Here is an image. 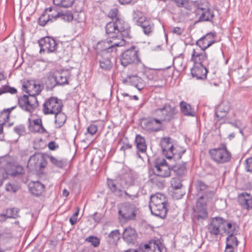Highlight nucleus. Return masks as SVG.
Instances as JSON below:
<instances>
[{
	"label": "nucleus",
	"mask_w": 252,
	"mask_h": 252,
	"mask_svg": "<svg viewBox=\"0 0 252 252\" xmlns=\"http://www.w3.org/2000/svg\"><path fill=\"white\" fill-rule=\"evenodd\" d=\"M166 202V198L162 194L157 193L152 195L149 205L151 213L160 218H165L167 212Z\"/></svg>",
	"instance_id": "obj_1"
},
{
	"label": "nucleus",
	"mask_w": 252,
	"mask_h": 252,
	"mask_svg": "<svg viewBox=\"0 0 252 252\" xmlns=\"http://www.w3.org/2000/svg\"><path fill=\"white\" fill-rule=\"evenodd\" d=\"M193 4L190 6L189 10H194L196 16H198V20L195 23L203 21H211L214 16V12L209 8V3L207 1L198 2L196 1H190Z\"/></svg>",
	"instance_id": "obj_2"
},
{
	"label": "nucleus",
	"mask_w": 252,
	"mask_h": 252,
	"mask_svg": "<svg viewBox=\"0 0 252 252\" xmlns=\"http://www.w3.org/2000/svg\"><path fill=\"white\" fill-rule=\"evenodd\" d=\"M209 154L211 159L217 164H223L229 162L231 158V154L224 144L218 148L210 149Z\"/></svg>",
	"instance_id": "obj_3"
},
{
	"label": "nucleus",
	"mask_w": 252,
	"mask_h": 252,
	"mask_svg": "<svg viewBox=\"0 0 252 252\" xmlns=\"http://www.w3.org/2000/svg\"><path fill=\"white\" fill-rule=\"evenodd\" d=\"M107 184L111 192L118 197L131 200H134L137 198L136 195L129 194L126 191L124 190L125 187L121 182H120L117 180L108 179Z\"/></svg>",
	"instance_id": "obj_4"
},
{
	"label": "nucleus",
	"mask_w": 252,
	"mask_h": 252,
	"mask_svg": "<svg viewBox=\"0 0 252 252\" xmlns=\"http://www.w3.org/2000/svg\"><path fill=\"white\" fill-rule=\"evenodd\" d=\"M175 114V108L168 103L165 104L161 108L155 109L152 112L153 116L159 120L163 126L164 123L169 122Z\"/></svg>",
	"instance_id": "obj_5"
},
{
	"label": "nucleus",
	"mask_w": 252,
	"mask_h": 252,
	"mask_svg": "<svg viewBox=\"0 0 252 252\" xmlns=\"http://www.w3.org/2000/svg\"><path fill=\"white\" fill-rule=\"evenodd\" d=\"M132 19L137 25L140 26L145 34L149 35L153 31L154 25L143 16V13L138 10H134L132 12Z\"/></svg>",
	"instance_id": "obj_6"
},
{
	"label": "nucleus",
	"mask_w": 252,
	"mask_h": 252,
	"mask_svg": "<svg viewBox=\"0 0 252 252\" xmlns=\"http://www.w3.org/2000/svg\"><path fill=\"white\" fill-rule=\"evenodd\" d=\"M160 146L163 154L169 159H171L172 158L180 159L182 154L185 152V151H183L181 153L176 155L174 152L175 149L172 142V139L170 137L162 138L160 141Z\"/></svg>",
	"instance_id": "obj_7"
},
{
	"label": "nucleus",
	"mask_w": 252,
	"mask_h": 252,
	"mask_svg": "<svg viewBox=\"0 0 252 252\" xmlns=\"http://www.w3.org/2000/svg\"><path fill=\"white\" fill-rule=\"evenodd\" d=\"M141 128L149 133L158 132L163 129V126L156 117H150L143 119L141 122Z\"/></svg>",
	"instance_id": "obj_8"
},
{
	"label": "nucleus",
	"mask_w": 252,
	"mask_h": 252,
	"mask_svg": "<svg viewBox=\"0 0 252 252\" xmlns=\"http://www.w3.org/2000/svg\"><path fill=\"white\" fill-rule=\"evenodd\" d=\"M153 170L156 175L166 178L170 176L171 168H170L165 159L159 158L155 160Z\"/></svg>",
	"instance_id": "obj_9"
},
{
	"label": "nucleus",
	"mask_w": 252,
	"mask_h": 252,
	"mask_svg": "<svg viewBox=\"0 0 252 252\" xmlns=\"http://www.w3.org/2000/svg\"><path fill=\"white\" fill-rule=\"evenodd\" d=\"M62 101L56 97H51L43 104V111L45 114H55L62 111Z\"/></svg>",
	"instance_id": "obj_10"
},
{
	"label": "nucleus",
	"mask_w": 252,
	"mask_h": 252,
	"mask_svg": "<svg viewBox=\"0 0 252 252\" xmlns=\"http://www.w3.org/2000/svg\"><path fill=\"white\" fill-rule=\"evenodd\" d=\"M208 217L206 203L203 196L201 195L196 201V208L192 213L191 217L193 220L196 219L199 220H205Z\"/></svg>",
	"instance_id": "obj_11"
},
{
	"label": "nucleus",
	"mask_w": 252,
	"mask_h": 252,
	"mask_svg": "<svg viewBox=\"0 0 252 252\" xmlns=\"http://www.w3.org/2000/svg\"><path fill=\"white\" fill-rule=\"evenodd\" d=\"M224 219L220 217L211 218L207 226L208 232L213 237H217L221 235L222 232Z\"/></svg>",
	"instance_id": "obj_12"
},
{
	"label": "nucleus",
	"mask_w": 252,
	"mask_h": 252,
	"mask_svg": "<svg viewBox=\"0 0 252 252\" xmlns=\"http://www.w3.org/2000/svg\"><path fill=\"white\" fill-rule=\"evenodd\" d=\"M139 61L138 57V52L135 46H132L126 50L121 56V64L124 66L129 64L137 63Z\"/></svg>",
	"instance_id": "obj_13"
},
{
	"label": "nucleus",
	"mask_w": 252,
	"mask_h": 252,
	"mask_svg": "<svg viewBox=\"0 0 252 252\" xmlns=\"http://www.w3.org/2000/svg\"><path fill=\"white\" fill-rule=\"evenodd\" d=\"M191 61L193 63V64L206 65L210 64L208 61V56L203 50L195 47L193 48L191 53Z\"/></svg>",
	"instance_id": "obj_14"
},
{
	"label": "nucleus",
	"mask_w": 252,
	"mask_h": 252,
	"mask_svg": "<svg viewBox=\"0 0 252 252\" xmlns=\"http://www.w3.org/2000/svg\"><path fill=\"white\" fill-rule=\"evenodd\" d=\"M47 164V161L44 156L40 153H35L32 155L28 162L27 166L32 170L44 168Z\"/></svg>",
	"instance_id": "obj_15"
},
{
	"label": "nucleus",
	"mask_w": 252,
	"mask_h": 252,
	"mask_svg": "<svg viewBox=\"0 0 252 252\" xmlns=\"http://www.w3.org/2000/svg\"><path fill=\"white\" fill-rule=\"evenodd\" d=\"M19 106L23 110L32 112L33 109L37 106V98L35 96H30L24 95L18 99Z\"/></svg>",
	"instance_id": "obj_16"
},
{
	"label": "nucleus",
	"mask_w": 252,
	"mask_h": 252,
	"mask_svg": "<svg viewBox=\"0 0 252 252\" xmlns=\"http://www.w3.org/2000/svg\"><path fill=\"white\" fill-rule=\"evenodd\" d=\"M55 7L46 8L41 16L38 18V23L40 26H44L49 22H52L57 19L59 13H55Z\"/></svg>",
	"instance_id": "obj_17"
},
{
	"label": "nucleus",
	"mask_w": 252,
	"mask_h": 252,
	"mask_svg": "<svg viewBox=\"0 0 252 252\" xmlns=\"http://www.w3.org/2000/svg\"><path fill=\"white\" fill-rule=\"evenodd\" d=\"M119 214L126 220H134L136 216V209L132 204H125L119 210Z\"/></svg>",
	"instance_id": "obj_18"
},
{
	"label": "nucleus",
	"mask_w": 252,
	"mask_h": 252,
	"mask_svg": "<svg viewBox=\"0 0 252 252\" xmlns=\"http://www.w3.org/2000/svg\"><path fill=\"white\" fill-rule=\"evenodd\" d=\"M40 47V52H46L51 53L57 49V43L56 41L49 36L44 37L38 41Z\"/></svg>",
	"instance_id": "obj_19"
},
{
	"label": "nucleus",
	"mask_w": 252,
	"mask_h": 252,
	"mask_svg": "<svg viewBox=\"0 0 252 252\" xmlns=\"http://www.w3.org/2000/svg\"><path fill=\"white\" fill-rule=\"evenodd\" d=\"M215 36L216 33L215 32H210L207 33L196 41L197 47L205 51L207 48L215 43L214 37Z\"/></svg>",
	"instance_id": "obj_20"
},
{
	"label": "nucleus",
	"mask_w": 252,
	"mask_h": 252,
	"mask_svg": "<svg viewBox=\"0 0 252 252\" xmlns=\"http://www.w3.org/2000/svg\"><path fill=\"white\" fill-rule=\"evenodd\" d=\"M210 64L208 65L193 64L191 69V73L193 77H196L197 79H204L207 77L208 69L211 67Z\"/></svg>",
	"instance_id": "obj_21"
},
{
	"label": "nucleus",
	"mask_w": 252,
	"mask_h": 252,
	"mask_svg": "<svg viewBox=\"0 0 252 252\" xmlns=\"http://www.w3.org/2000/svg\"><path fill=\"white\" fill-rule=\"evenodd\" d=\"M123 83L135 87L139 91L143 89L145 86V82L137 75L128 76L123 80Z\"/></svg>",
	"instance_id": "obj_22"
},
{
	"label": "nucleus",
	"mask_w": 252,
	"mask_h": 252,
	"mask_svg": "<svg viewBox=\"0 0 252 252\" xmlns=\"http://www.w3.org/2000/svg\"><path fill=\"white\" fill-rule=\"evenodd\" d=\"M114 22L118 34H121L123 37H128L130 28L128 24L122 18H117Z\"/></svg>",
	"instance_id": "obj_23"
},
{
	"label": "nucleus",
	"mask_w": 252,
	"mask_h": 252,
	"mask_svg": "<svg viewBox=\"0 0 252 252\" xmlns=\"http://www.w3.org/2000/svg\"><path fill=\"white\" fill-rule=\"evenodd\" d=\"M137 237V234L134 228L127 227L124 229L123 232V239L126 243L134 244Z\"/></svg>",
	"instance_id": "obj_24"
},
{
	"label": "nucleus",
	"mask_w": 252,
	"mask_h": 252,
	"mask_svg": "<svg viewBox=\"0 0 252 252\" xmlns=\"http://www.w3.org/2000/svg\"><path fill=\"white\" fill-rule=\"evenodd\" d=\"M230 109V103L227 101H223L219 104L215 109V117L218 121L226 116Z\"/></svg>",
	"instance_id": "obj_25"
},
{
	"label": "nucleus",
	"mask_w": 252,
	"mask_h": 252,
	"mask_svg": "<svg viewBox=\"0 0 252 252\" xmlns=\"http://www.w3.org/2000/svg\"><path fill=\"white\" fill-rule=\"evenodd\" d=\"M223 223L222 232L226 233L228 235L237 234L239 228L236 223L231 221H227L224 219Z\"/></svg>",
	"instance_id": "obj_26"
},
{
	"label": "nucleus",
	"mask_w": 252,
	"mask_h": 252,
	"mask_svg": "<svg viewBox=\"0 0 252 252\" xmlns=\"http://www.w3.org/2000/svg\"><path fill=\"white\" fill-rule=\"evenodd\" d=\"M239 204L244 209L249 210L252 208V196L247 192H243L238 196Z\"/></svg>",
	"instance_id": "obj_27"
},
{
	"label": "nucleus",
	"mask_w": 252,
	"mask_h": 252,
	"mask_svg": "<svg viewBox=\"0 0 252 252\" xmlns=\"http://www.w3.org/2000/svg\"><path fill=\"white\" fill-rule=\"evenodd\" d=\"M23 91H26L30 96H35L40 93V85L34 82H28L23 85Z\"/></svg>",
	"instance_id": "obj_28"
},
{
	"label": "nucleus",
	"mask_w": 252,
	"mask_h": 252,
	"mask_svg": "<svg viewBox=\"0 0 252 252\" xmlns=\"http://www.w3.org/2000/svg\"><path fill=\"white\" fill-rule=\"evenodd\" d=\"M29 130L33 132H39L41 133H48L46 129L42 125V121L40 119H36L30 122L29 126Z\"/></svg>",
	"instance_id": "obj_29"
},
{
	"label": "nucleus",
	"mask_w": 252,
	"mask_h": 252,
	"mask_svg": "<svg viewBox=\"0 0 252 252\" xmlns=\"http://www.w3.org/2000/svg\"><path fill=\"white\" fill-rule=\"evenodd\" d=\"M44 185L39 181L32 182L29 184L30 191L36 196L41 195L44 191Z\"/></svg>",
	"instance_id": "obj_30"
},
{
	"label": "nucleus",
	"mask_w": 252,
	"mask_h": 252,
	"mask_svg": "<svg viewBox=\"0 0 252 252\" xmlns=\"http://www.w3.org/2000/svg\"><path fill=\"white\" fill-rule=\"evenodd\" d=\"M172 170L175 174L178 177L183 178L187 173V162H183L181 164H177L171 166Z\"/></svg>",
	"instance_id": "obj_31"
},
{
	"label": "nucleus",
	"mask_w": 252,
	"mask_h": 252,
	"mask_svg": "<svg viewBox=\"0 0 252 252\" xmlns=\"http://www.w3.org/2000/svg\"><path fill=\"white\" fill-rule=\"evenodd\" d=\"M110 44L113 45V49L114 52L117 51L116 47H121L125 44V41L123 37L121 34H117L112 35V37H109Z\"/></svg>",
	"instance_id": "obj_32"
},
{
	"label": "nucleus",
	"mask_w": 252,
	"mask_h": 252,
	"mask_svg": "<svg viewBox=\"0 0 252 252\" xmlns=\"http://www.w3.org/2000/svg\"><path fill=\"white\" fill-rule=\"evenodd\" d=\"M163 248L159 242H153L149 244H145L143 252H162Z\"/></svg>",
	"instance_id": "obj_33"
},
{
	"label": "nucleus",
	"mask_w": 252,
	"mask_h": 252,
	"mask_svg": "<svg viewBox=\"0 0 252 252\" xmlns=\"http://www.w3.org/2000/svg\"><path fill=\"white\" fill-rule=\"evenodd\" d=\"M56 73L58 85H63L68 84V80L70 77V74L68 71H56Z\"/></svg>",
	"instance_id": "obj_34"
},
{
	"label": "nucleus",
	"mask_w": 252,
	"mask_h": 252,
	"mask_svg": "<svg viewBox=\"0 0 252 252\" xmlns=\"http://www.w3.org/2000/svg\"><path fill=\"white\" fill-rule=\"evenodd\" d=\"M136 178V175L131 172L125 174L121 180V182L124 186L129 187L134 185L135 180Z\"/></svg>",
	"instance_id": "obj_35"
},
{
	"label": "nucleus",
	"mask_w": 252,
	"mask_h": 252,
	"mask_svg": "<svg viewBox=\"0 0 252 252\" xmlns=\"http://www.w3.org/2000/svg\"><path fill=\"white\" fill-rule=\"evenodd\" d=\"M181 112L185 116L193 117L195 115V112L193 108H191L190 104L182 101L180 103Z\"/></svg>",
	"instance_id": "obj_36"
},
{
	"label": "nucleus",
	"mask_w": 252,
	"mask_h": 252,
	"mask_svg": "<svg viewBox=\"0 0 252 252\" xmlns=\"http://www.w3.org/2000/svg\"><path fill=\"white\" fill-rule=\"evenodd\" d=\"M135 141L138 151L142 153H145L147 145L144 138L140 135H137Z\"/></svg>",
	"instance_id": "obj_37"
},
{
	"label": "nucleus",
	"mask_w": 252,
	"mask_h": 252,
	"mask_svg": "<svg viewBox=\"0 0 252 252\" xmlns=\"http://www.w3.org/2000/svg\"><path fill=\"white\" fill-rule=\"evenodd\" d=\"M121 237L118 229L112 230L108 235L107 241L111 245H116Z\"/></svg>",
	"instance_id": "obj_38"
},
{
	"label": "nucleus",
	"mask_w": 252,
	"mask_h": 252,
	"mask_svg": "<svg viewBox=\"0 0 252 252\" xmlns=\"http://www.w3.org/2000/svg\"><path fill=\"white\" fill-rule=\"evenodd\" d=\"M46 75V84L48 88H52L58 85L56 72H49Z\"/></svg>",
	"instance_id": "obj_39"
},
{
	"label": "nucleus",
	"mask_w": 252,
	"mask_h": 252,
	"mask_svg": "<svg viewBox=\"0 0 252 252\" xmlns=\"http://www.w3.org/2000/svg\"><path fill=\"white\" fill-rule=\"evenodd\" d=\"M99 67L103 70L108 71L110 70L113 66L109 58L101 57L98 60Z\"/></svg>",
	"instance_id": "obj_40"
},
{
	"label": "nucleus",
	"mask_w": 252,
	"mask_h": 252,
	"mask_svg": "<svg viewBox=\"0 0 252 252\" xmlns=\"http://www.w3.org/2000/svg\"><path fill=\"white\" fill-rule=\"evenodd\" d=\"M54 115H55L56 127L60 128L63 126L66 122V116L63 113L61 112V111Z\"/></svg>",
	"instance_id": "obj_41"
},
{
	"label": "nucleus",
	"mask_w": 252,
	"mask_h": 252,
	"mask_svg": "<svg viewBox=\"0 0 252 252\" xmlns=\"http://www.w3.org/2000/svg\"><path fill=\"white\" fill-rule=\"evenodd\" d=\"M106 33L109 37L118 34L114 21L108 22L105 26Z\"/></svg>",
	"instance_id": "obj_42"
},
{
	"label": "nucleus",
	"mask_w": 252,
	"mask_h": 252,
	"mask_svg": "<svg viewBox=\"0 0 252 252\" xmlns=\"http://www.w3.org/2000/svg\"><path fill=\"white\" fill-rule=\"evenodd\" d=\"M98 47L102 51H106L108 53L114 52L113 45L110 44L109 39L98 42Z\"/></svg>",
	"instance_id": "obj_43"
},
{
	"label": "nucleus",
	"mask_w": 252,
	"mask_h": 252,
	"mask_svg": "<svg viewBox=\"0 0 252 252\" xmlns=\"http://www.w3.org/2000/svg\"><path fill=\"white\" fill-rule=\"evenodd\" d=\"M74 2V0H53L54 5L64 8L71 6Z\"/></svg>",
	"instance_id": "obj_44"
},
{
	"label": "nucleus",
	"mask_w": 252,
	"mask_h": 252,
	"mask_svg": "<svg viewBox=\"0 0 252 252\" xmlns=\"http://www.w3.org/2000/svg\"><path fill=\"white\" fill-rule=\"evenodd\" d=\"M54 12L55 13H59V16H58V18H60L62 20H64V21L70 22L73 20V15L69 11L66 12L64 13H61L58 11L56 7H55Z\"/></svg>",
	"instance_id": "obj_45"
},
{
	"label": "nucleus",
	"mask_w": 252,
	"mask_h": 252,
	"mask_svg": "<svg viewBox=\"0 0 252 252\" xmlns=\"http://www.w3.org/2000/svg\"><path fill=\"white\" fill-rule=\"evenodd\" d=\"M48 158L50 162L55 166L59 168H62L64 165V161L61 159H58L52 155L48 156Z\"/></svg>",
	"instance_id": "obj_46"
},
{
	"label": "nucleus",
	"mask_w": 252,
	"mask_h": 252,
	"mask_svg": "<svg viewBox=\"0 0 252 252\" xmlns=\"http://www.w3.org/2000/svg\"><path fill=\"white\" fill-rule=\"evenodd\" d=\"M238 241L235 235H228L226 240V245L237 248Z\"/></svg>",
	"instance_id": "obj_47"
},
{
	"label": "nucleus",
	"mask_w": 252,
	"mask_h": 252,
	"mask_svg": "<svg viewBox=\"0 0 252 252\" xmlns=\"http://www.w3.org/2000/svg\"><path fill=\"white\" fill-rule=\"evenodd\" d=\"M14 107L8 109L5 111H3L0 113V124L3 125L9 119V113L11 110H13Z\"/></svg>",
	"instance_id": "obj_48"
},
{
	"label": "nucleus",
	"mask_w": 252,
	"mask_h": 252,
	"mask_svg": "<svg viewBox=\"0 0 252 252\" xmlns=\"http://www.w3.org/2000/svg\"><path fill=\"white\" fill-rule=\"evenodd\" d=\"M19 210L16 208L8 209L6 210V215L7 218L16 219L19 217Z\"/></svg>",
	"instance_id": "obj_49"
},
{
	"label": "nucleus",
	"mask_w": 252,
	"mask_h": 252,
	"mask_svg": "<svg viewBox=\"0 0 252 252\" xmlns=\"http://www.w3.org/2000/svg\"><path fill=\"white\" fill-rule=\"evenodd\" d=\"M16 92L17 90L15 88L11 87L9 86L4 85L0 88V95L7 93L11 94H14Z\"/></svg>",
	"instance_id": "obj_50"
},
{
	"label": "nucleus",
	"mask_w": 252,
	"mask_h": 252,
	"mask_svg": "<svg viewBox=\"0 0 252 252\" xmlns=\"http://www.w3.org/2000/svg\"><path fill=\"white\" fill-rule=\"evenodd\" d=\"M170 183L171 187L175 189H179L182 186L181 180L176 178H172Z\"/></svg>",
	"instance_id": "obj_51"
},
{
	"label": "nucleus",
	"mask_w": 252,
	"mask_h": 252,
	"mask_svg": "<svg viewBox=\"0 0 252 252\" xmlns=\"http://www.w3.org/2000/svg\"><path fill=\"white\" fill-rule=\"evenodd\" d=\"M86 241L90 242L94 247H97L100 244V240L93 236H90L86 239Z\"/></svg>",
	"instance_id": "obj_52"
},
{
	"label": "nucleus",
	"mask_w": 252,
	"mask_h": 252,
	"mask_svg": "<svg viewBox=\"0 0 252 252\" xmlns=\"http://www.w3.org/2000/svg\"><path fill=\"white\" fill-rule=\"evenodd\" d=\"M97 131V127L96 125L92 124L89 126L87 129V132L85 134H90L91 135H94Z\"/></svg>",
	"instance_id": "obj_53"
},
{
	"label": "nucleus",
	"mask_w": 252,
	"mask_h": 252,
	"mask_svg": "<svg viewBox=\"0 0 252 252\" xmlns=\"http://www.w3.org/2000/svg\"><path fill=\"white\" fill-rule=\"evenodd\" d=\"M108 16L112 19L113 21L116 20L117 18H121L118 15V10L116 8L112 9L109 11Z\"/></svg>",
	"instance_id": "obj_54"
},
{
	"label": "nucleus",
	"mask_w": 252,
	"mask_h": 252,
	"mask_svg": "<svg viewBox=\"0 0 252 252\" xmlns=\"http://www.w3.org/2000/svg\"><path fill=\"white\" fill-rule=\"evenodd\" d=\"M5 189L7 191L14 193L18 190V187L14 184L8 183L6 185Z\"/></svg>",
	"instance_id": "obj_55"
},
{
	"label": "nucleus",
	"mask_w": 252,
	"mask_h": 252,
	"mask_svg": "<svg viewBox=\"0 0 252 252\" xmlns=\"http://www.w3.org/2000/svg\"><path fill=\"white\" fill-rule=\"evenodd\" d=\"M14 131L19 135L23 134L25 131V127L24 125H20L16 126L14 128Z\"/></svg>",
	"instance_id": "obj_56"
},
{
	"label": "nucleus",
	"mask_w": 252,
	"mask_h": 252,
	"mask_svg": "<svg viewBox=\"0 0 252 252\" xmlns=\"http://www.w3.org/2000/svg\"><path fill=\"white\" fill-rule=\"evenodd\" d=\"M92 218L96 223H99L103 218V215L98 213H94L91 216Z\"/></svg>",
	"instance_id": "obj_57"
},
{
	"label": "nucleus",
	"mask_w": 252,
	"mask_h": 252,
	"mask_svg": "<svg viewBox=\"0 0 252 252\" xmlns=\"http://www.w3.org/2000/svg\"><path fill=\"white\" fill-rule=\"evenodd\" d=\"M245 168L248 172H252V158H247L246 161Z\"/></svg>",
	"instance_id": "obj_58"
},
{
	"label": "nucleus",
	"mask_w": 252,
	"mask_h": 252,
	"mask_svg": "<svg viewBox=\"0 0 252 252\" xmlns=\"http://www.w3.org/2000/svg\"><path fill=\"white\" fill-rule=\"evenodd\" d=\"M207 188V186L201 181H198L197 184L196 189L198 191H203Z\"/></svg>",
	"instance_id": "obj_59"
},
{
	"label": "nucleus",
	"mask_w": 252,
	"mask_h": 252,
	"mask_svg": "<svg viewBox=\"0 0 252 252\" xmlns=\"http://www.w3.org/2000/svg\"><path fill=\"white\" fill-rule=\"evenodd\" d=\"M229 124L234 127L237 128L238 129H240L241 127H243V125L241 121L239 120H236L234 121L230 122Z\"/></svg>",
	"instance_id": "obj_60"
},
{
	"label": "nucleus",
	"mask_w": 252,
	"mask_h": 252,
	"mask_svg": "<svg viewBox=\"0 0 252 252\" xmlns=\"http://www.w3.org/2000/svg\"><path fill=\"white\" fill-rule=\"evenodd\" d=\"M48 148L51 151H54L59 148V145L54 141H51L48 144Z\"/></svg>",
	"instance_id": "obj_61"
},
{
	"label": "nucleus",
	"mask_w": 252,
	"mask_h": 252,
	"mask_svg": "<svg viewBox=\"0 0 252 252\" xmlns=\"http://www.w3.org/2000/svg\"><path fill=\"white\" fill-rule=\"evenodd\" d=\"M184 32V29L180 27H175L172 30V32L174 34H176L177 35H181Z\"/></svg>",
	"instance_id": "obj_62"
},
{
	"label": "nucleus",
	"mask_w": 252,
	"mask_h": 252,
	"mask_svg": "<svg viewBox=\"0 0 252 252\" xmlns=\"http://www.w3.org/2000/svg\"><path fill=\"white\" fill-rule=\"evenodd\" d=\"M132 147V146L131 144L129 143H123V145L121 146L120 148V151H123L125 152V151L126 150L130 149Z\"/></svg>",
	"instance_id": "obj_63"
},
{
	"label": "nucleus",
	"mask_w": 252,
	"mask_h": 252,
	"mask_svg": "<svg viewBox=\"0 0 252 252\" xmlns=\"http://www.w3.org/2000/svg\"><path fill=\"white\" fill-rule=\"evenodd\" d=\"M237 248L226 245L224 252H235Z\"/></svg>",
	"instance_id": "obj_64"
}]
</instances>
